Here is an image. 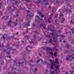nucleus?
<instances>
[{
  "label": "nucleus",
  "instance_id": "obj_53",
  "mask_svg": "<svg viewBox=\"0 0 74 74\" xmlns=\"http://www.w3.org/2000/svg\"><path fill=\"white\" fill-rule=\"evenodd\" d=\"M65 36L64 35H61V37H64Z\"/></svg>",
  "mask_w": 74,
  "mask_h": 74
},
{
  "label": "nucleus",
  "instance_id": "obj_24",
  "mask_svg": "<svg viewBox=\"0 0 74 74\" xmlns=\"http://www.w3.org/2000/svg\"><path fill=\"white\" fill-rule=\"evenodd\" d=\"M3 8V6L1 3H0V9L1 8Z\"/></svg>",
  "mask_w": 74,
  "mask_h": 74
},
{
  "label": "nucleus",
  "instance_id": "obj_49",
  "mask_svg": "<svg viewBox=\"0 0 74 74\" xmlns=\"http://www.w3.org/2000/svg\"><path fill=\"white\" fill-rule=\"evenodd\" d=\"M57 53L55 52L53 55H57Z\"/></svg>",
  "mask_w": 74,
  "mask_h": 74
},
{
  "label": "nucleus",
  "instance_id": "obj_10",
  "mask_svg": "<svg viewBox=\"0 0 74 74\" xmlns=\"http://www.w3.org/2000/svg\"><path fill=\"white\" fill-rule=\"evenodd\" d=\"M41 2V1L40 0H38V1H36L35 2V3L36 4H40Z\"/></svg>",
  "mask_w": 74,
  "mask_h": 74
},
{
  "label": "nucleus",
  "instance_id": "obj_17",
  "mask_svg": "<svg viewBox=\"0 0 74 74\" xmlns=\"http://www.w3.org/2000/svg\"><path fill=\"white\" fill-rule=\"evenodd\" d=\"M54 1H56L57 3H60V1L59 0H53Z\"/></svg>",
  "mask_w": 74,
  "mask_h": 74
},
{
  "label": "nucleus",
  "instance_id": "obj_60",
  "mask_svg": "<svg viewBox=\"0 0 74 74\" xmlns=\"http://www.w3.org/2000/svg\"><path fill=\"white\" fill-rule=\"evenodd\" d=\"M9 44H7V48H8V47H9Z\"/></svg>",
  "mask_w": 74,
  "mask_h": 74
},
{
  "label": "nucleus",
  "instance_id": "obj_47",
  "mask_svg": "<svg viewBox=\"0 0 74 74\" xmlns=\"http://www.w3.org/2000/svg\"><path fill=\"white\" fill-rule=\"evenodd\" d=\"M66 27H67V28H69V29H70V26L67 25Z\"/></svg>",
  "mask_w": 74,
  "mask_h": 74
},
{
  "label": "nucleus",
  "instance_id": "obj_27",
  "mask_svg": "<svg viewBox=\"0 0 74 74\" xmlns=\"http://www.w3.org/2000/svg\"><path fill=\"white\" fill-rule=\"evenodd\" d=\"M12 6H13V7L14 10H16V8L14 6V5H13Z\"/></svg>",
  "mask_w": 74,
  "mask_h": 74
},
{
  "label": "nucleus",
  "instance_id": "obj_39",
  "mask_svg": "<svg viewBox=\"0 0 74 74\" xmlns=\"http://www.w3.org/2000/svg\"><path fill=\"white\" fill-rule=\"evenodd\" d=\"M23 62H18V64H23Z\"/></svg>",
  "mask_w": 74,
  "mask_h": 74
},
{
  "label": "nucleus",
  "instance_id": "obj_29",
  "mask_svg": "<svg viewBox=\"0 0 74 74\" xmlns=\"http://www.w3.org/2000/svg\"><path fill=\"white\" fill-rule=\"evenodd\" d=\"M73 19H72L71 20V21H70V23H73V25H74V22H73Z\"/></svg>",
  "mask_w": 74,
  "mask_h": 74
},
{
  "label": "nucleus",
  "instance_id": "obj_30",
  "mask_svg": "<svg viewBox=\"0 0 74 74\" xmlns=\"http://www.w3.org/2000/svg\"><path fill=\"white\" fill-rule=\"evenodd\" d=\"M50 66H51V64H47V67H49Z\"/></svg>",
  "mask_w": 74,
  "mask_h": 74
},
{
  "label": "nucleus",
  "instance_id": "obj_37",
  "mask_svg": "<svg viewBox=\"0 0 74 74\" xmlns=\"http://www.w3.org/2000/svg\"><path fill=\"white\" fill-rule=\"evenodd\" d=\"M19 20L20 22H23V19H19Z\"/></svg>",
  "mask_w": 74,
  "mask_h": 74
},
{
  "label": "nucleus",
  "instance_id": "obj_59",
  "mask_svg": "<svg viewBox=\"0 0 74 74\" xmlns=\"http://www.w3.org/2000/svg\"><path fill=\"white\" fill-rule=\"evenodd\" d=\"M2 38L3 39H5V37H4V36H3L2 37Z\"/></svg>",
  "mask_w": 74,
  "mask_h": 74
},
{
  "label": "nucleus",
  "instance_id": "obj_63",
  "mask_svg": "<svg viewBox=\"0 0 74 74\" xmlns=\"http://www.w3.org/2000/svg\"><path fill=\"white\" fill-rule=\"evenodd\" d=\"M41 18H44V15H42Z\"/></svg>",
  "mask_w": 74,
  "mask_h": 74
},
{
  "label": "nucleus",
  "instance_id": "obj_34",
  "mask_svg": "<svg viewBox=\"0 0 74 74\" xmlns=\"http://www.w3.org/2000/svg\"><path fill=\"white\" fill-rule=\"evenodd\" d=\"M52 42V39H50L49 40V42H50V43H51V42Z\"/></svg>",
  "mask_w": 74,
  "mask_h": 74
},
{
  "label": "nucleus",
  "instance_id": "obj_25",
  "mask_svg": "<svg viewBox=\"0 0 74 74\" xmlns=\"http://www.w3.org/2000/svg\"><path fill=\"white\" fill-rule=\"evenodd\" d=\"M26 51L28 52H30V50H28V48L27 47L26 48Z\"/></svg>",
  "mask_w": 74,
  "mask_h": 74
},
{
  "label": "nucleus",
  "instance_id": "obj_11",
  "mask_svg": "<svg viewBox=\"0 0 74 74\" xmlns=\"http://www.w3.org/2000/svg\"><path fill=\"white\" fill-rule=\"evenodd\" d=\"M59 18V19H61V20L62 23H64V22L65 21V20H64V18H63L62 19L60 18Z\"/></svg>",
  "mask_w": 74,
  "mask_h": 74
},
{
  "label": "nucleus",
  "instance_id": "obj_55",
  "mask_svg": "<svg viewBox=\"0 0 74 74\" xmlns=\"http://www.w3.org/2000/svg\"><path fill=\"white\" fill-rule=\"evenodd\" d=\"M7 53H8V55H10V52H7Z\"/></svg>",
  "mask_w": 74,
  "mask_h": 74
},
{
  "label": "nucleus",
  "instance_id": "obj_51",
  "mask_svg": "<svg viewBox=\"0 0 74 74\" xmlns=\"http://www.w3.org/2000/svg\"><path fill=\"white\" fill-rule=\"evenodd\" d=\"M56 63H57V64H59V63L58 61H56L55 62Z\"/></svg>",
  "mask_w": 74,
  "mask_h": 74
},
{
  "label": "nucleus",
  "instance_id": "obj_8",
  "mask_svg": "<svg viewBox=\"0 0 74 74\" xmlns=\"http://www.w3.org/2000/svg\"><path fill=\"white\" fill-rule=\"evenodd\" d=\"M12 23V21L11 20H10L8 22V27L10 26H11V24Z\"/></svg>",
  "mask_w": 74,
  "mask_h": 74
},
{
  "label": "nucleus",
  "instance_id": "obj_15",
  "mask_svg": "<svg viewBox=\"0 0 74 74\" xmlns=\"http://www.w3.org/2000/svg\"><path fill=\"white\" fill-rule=\"evenodd\" d=\"M70 47V44H67V45H66V46H65V47H66V48H69V47Z\"/></svg>",
  "mask_w": 74,
  "mask_h": 74
},
{
  "label": "nucleus",
  "instance_id": "obj_62",
  "mask_svg": "<svg viewBox=\"0 0 74 74\" xmlns=\"http://www.w3.org/2000/svg\"><path fill=\"white\" fill-rule=\"evenodd\" d=\"M54 8H53V9L52 10V12L53 13L54 12Z\"/></svg>",
  "mask_w": 74,
  "mask_h": 74
},
{
  "label": "nucleus",
  "instance_id": "obj_58",
  "mask_svg": "<svg viewBox=\"0 0 74 74\" xmlns=\"http://www.w3.org/2000/svg\"><path fill=\"white\" fill-rule=\"evenodd\" d=\"M74 6H69V7H71V9H72L73 8V7Z\"/></svg>",
  "mask_w": 74,
  "mask_h": 74
},
{
  "label": "nucleus",
  "instance_id": "obj_56",
  "mask_svg": "<svg viewBox=\"0 0 74 74\" xmlns=\"http://www.w3.org/2000/svg\"><path fill=\"white\" fill-rule=\"evenodd\" d=\"M25 4L26 6H28V5L26 4V2H25Z\"/></svg>",
  "mask_w": 74,
  "mask_h": 74
},
{
  "label": "nucleus",
  "instance_id": "obj_44",
  "mask_svg": "<svg viewBox=\"0 0 74 74\" xmlns=\"http://www.w3.org/2000/svg\"><path fill=\"white\" fill-rule=\"evenodd\" d=\"M48 22L49 23H51V22L50 21V20H49V19H48Z\"/></svg>",
  "mask_w": 74,
  "mask_h": 74
},
{
  "label": "nucleus",
  "instance_id": "obj_46",
  "mask_svg": "<svg viewBox=\"0 0 74 74\" xmlns=\"http://www.w3.org/2000/svg\"><path fill=\"white\" fill-rule=\"evenodd\" d=\"M36 67H40V64H39L38 66H35Z\"/></svg>",
  "mask_w": 74,
  "mask_h": 74
},
{
  "label": "nucleus",
  "instance_id": "obj_43",
  "mask_svg": "<svg viewBox=\"0 0 74 74\" xmlns=\"http://www.w3.org/2000/svg\"><path fill=\"white\" fill-rule=\"evenodd\" d=\"M73 72H74V71H70V73L71 74H73Z\"/></svg>",
  "mask_w": 74,
  "mask_h": 74
},
{
  "label": "nucleus",
  "instance_id": "obj_40",
  "mask_svg": "<svg viewBox=\"0 0 74 74\" xmlns=\"http://www.w3.org/2000/svg\"><path fill=\"white\" fill-rule=\"evenodd\" d=\"M12 38L13 39H14V40H16V38H15V37H14V36H12Z\"/></svg>",
  "mask_w": 74,
  "mask_h": 74
},
{
  "label": "nucleus",
  "instance_id": "obj_28",
  "mask_svg": "<svg viewBox=\"0 0 74 74\" xmlns=\"http://www.w3.org/2000/svg\"><path fill=\"white\" fill-rule=\"evenodd\" d=\"M34 33H36V34H37V35H38V34H39V33L37 32V31H35V32H34Z\"/></svg>",
  "mask_w": 74,
  "mask_h": 74
},
{
  "label": "nucleus",
  "instance_id": "obj_19",
  "mask_svg": "<svg viewBox=\"0 0 74 74\" xmlns=\"http://www.w3.org/2000/svg\"><path fill=\"white\" fill-rule=\"evenodd\" d=\"M14 3L16 5H18V4H19V3H18V1H15V2Z\"/></svg>",
  "mask_w": 74,
  "mask_h": 74
},
{
  "label": "nucleus",
  "instance_id": "obj_21",
  "mask_svg": "<svg viewBox=\"0 0 74 74\" xmlns=\"http://www.w3.org/2000/svg\"><path fill=\"white\" fill-rule=\"evenodd\" d=\"M69 52L70 51L69 50H65L64 51V53H69Z\"/></svg>",
  "mask_w": 74,
  "mask_h": 74
},
{
  "label": "nucleus",
  "instance_id": "obj_9",
  "mask_svg": "<svg viewBox=\"0 0 74 74\" xmlns=\"http://www.w3.org/2000/svg\"><path fill=\"white\" fill-rule=\"evenodd\" d=\"M9 49L11 50H12V51H15V50L16 49H14V48H12V47H10V48L8 47L7 50H8Z\"/></svg>",
  "mask_w": 74,
  "mask_h": 74
},
{
  "label": "nucleus",
  "instance_id": "obj_35",
  "mask_svg": "<svg viewBox=\"0 0 74 74\" xmlns=\"http://www.w3.org/2000/svg\"><path fill=\"white\" fill-rule=\"evenodd\" d=\"M14 24L15 26H16V25L18 24V23L15 22H14Z\"/></svg>",
  "mask_w": 74,
  "mask_h": 74
},
{
  "label": "nucleus",
  "instance_id": "obj_2",
  "mask_svg": "<svg viewBox=\"0 0 74 74\" xmlns=\"http://www.w3.org/2000/svg\"><path fill=\"white\" fill-rule=\"evenodd\" d=\"M27 15L26 16V17L27 18V19H29V18H30L31 17H32L33 16V14H32V12H30V11H28L27 13Z\"/></svg>",
  "mask_w": 74,
  "mask_h": 74
},
{
  "label": "nucleus",
  "instance_id": "obj_54",
  "mask_svg": "<svg viewBox=\"0 0 74 74\" xmlns=\"http://www.w3.org/2000/svg\"><path fill=\"white\" fill-rule=\"evenodd\" d=\"M8 40H11V37H9L8 38Z\"/></svg>",
  "mask_w": 74,
  "mask_h": 74
},
{
  "label": "nucleus",
  "instance_id": "obj_16",
  "mask_svg": "<svg viewBox=\"0 0 74 74\" xmlns=\"http://www.w3.org/2000/svg\"><path fill=\"white\" fill-rule=\"evenodd\" d=\"M23 58V60H25V64L26 65L27 64H29V62L27 61L26 60H25V58H24V57Z\"/></svg>",
  "mask_w": 74,
  "mask_h": 74
},
{
  "label": "nucleus",
  "instance_id": "obj_7",
  "mask_svg": "<svg viewBox=\"0 0 74 74\" xmlns=\"http://www.w3.org/2000/svg\"><path fill=\"white\" fill-rule=\"evenodd\" d=\"M65 12H71L72 11L71 10L69 9H67L66 8H65Z\"/></svg>",
  "mask_w": 74,
  "mask_h": 74
},
{
  "label": "nucleus",
  "instance_id": "obj_57",
  "mask_svg": "<svg viewBox=\"0 0 74 74\" xmlns=\"http://www.w3.org/2000/svg\"><path fill=\"white\" fill-rule=\"evenodd\" d=\"M30 66L31 67H33V65H32V64H30Z\"/></svg>",
  "mask_w": 74,
  "mask_h": 74
},
{
  "label": "nucleus",
  "instance_id": "obj_64",
  "mask_svg": "<svg viewBox=\"0 0 74 74\" xmlns=\"http://www.w3.org/2000/svg\"><path fill=\"white\" fill-rule=\"evenodd\" d=\"M72 32L73 34H74V31H72Z\"/></svg>",
  "mask_w": 74,
  "mask_h": 74
},
{
  "label": "nucleus",
  "instance_id": "obj_1",
  "mask_svg": "<svg viewBox=\"0 0 74 74\" xmlns=\"http://www.w3.org/2000/svg\"><path fill=\"white\" fill-rule=\"evenodd\" d=\"M50 63H51V66L50 68L51 69H56L55 71H57V73H58V71L59 70V65H57L56 67V65L55 64V62H54V61L52 62V60H50Z\"/></svg>",
  "mask_w": 74,
  "mask_h": 74
},
{
  "label": "nucleus",
  "instance_id": "obj_14",
  "mask_svg": "<svg viewBox=\"0 0 74 74\" xmlns=\"http://www.w3.org/2000/svg\"><path fill=\"white\" fill-rule=\"evenodd\" d=\"M51 50V51H52V50L51 49V48H49V47H47L46 48V51H50Z\"/></svg>",
  "mask_w": 74,
  "mask_h": 74
},
{
  "label": "nucleus",
  "instance_id": "obj_38",
  "mask_svg": "<svg viewBox=\"0 0 74 74\" xmlns=\"http://www.w3.org/2000/svg\"><path fill=\"white\" fill-rule=\"evenodd\" d=\"M47 47H44L43 48H42V49L43 50H44V49H47Z\"/></svg>",
  "mask_w": 74,
  "mask_h": 74
},
{
  "label": "nucleus",
  "instance_id": "obj_52",
  "mask_svg": "<svg viewBox=\"0 0 74 74\" xmlns=\"http://www.w3.org/2000/svg\"><path fill=\"white\" fill-rule=\"evenodd\" d=\"M26 1L28 3H30V1H29V0H27Z\"/></svg>",
  "mask_w": 74,
  "mask_h": 74
},
{
  "label": "nucleus",
  "instance_id": "obj_4",
  "mask_svg": "<svg viewBox=\"0 0 74 74\" xmlns=\"http://www.w3.org/2000/svg\"><path fill=\"white\" fill-rule=\"evenodd\" d=\"M29 23H30V21L28 22L27 23V24H26V23H24L23 24V26H24V27H25L26 26H30V24H29Z\"/></svg>",
  "mask_w": 74,
  "mask_h": 74
},
{
  "label": "nucleus",
  "instance_id": "obj_13",
  "mask_svg": "<svg viewBox=\"0 0 74 74\" xmlns=\"http://www.w3.org/2000/svg\"><path fill=\"white\" fill-rule=\"evenodd\" d=\"M37 70V69L35 68L34 69V71H33V74H36V73H37V72H36V71Z\"/></svg>",
  "mask_w": 74,
  "mask_h": 74
},
{
  "label": "nucleus",
  "instance_id": "obj_45",
  "mask_svg": "<svg viewBox=\"0 0 74 74\" xmlns=\"http://www.w3.org/2000/svg\"><path fill=\"white\" fill-rule=\"evenodd\" d=\"M50 53L51 54V55H52L53 56V53L52 52H50Z\"/></svg>",
  "mask_w": 74,
  "mask_h": 74
},
{
  "label": "nucleus",
  "instance_id": "obj_32",
  "mask_svg": "<svg viewBox=\"0 0 74 74\" xmlns=\"http://www.w3.org/2000/svg\"><path fill=\"white\" fill-rule=\"evenodd\" d=\"M58 14H56L55 16V18H57L58 17Z\"/></svg>",
  "mask_w": 74,
  "mask_h": 74
},
{
  "label": "nucleus",
  "instance_id": "obj_6",
  "mask_svg": "<svg viewBox=\"0 0 74 74\" xmlns=\"http://www.w3.org/2000/svg\"><path fill=\"white\" fill-rule=\"evenodd\" d=\"M51 33H48L47 35L45 34V36H46V37L47 38H50L51 37Z\"/></svg>",
  "mask_w": 74,
  "mask_h": 74
},
{
  "label": "nucleus",
  "instance_id": "obj_20",
  "mask_svg": "<svg viewBox=\"0 0 74 74\" xmlns=\"http://www.w3.org/2000/svg\"><path fill=\"white\" fill-rule=\"evenodd\" d=\"M35 18H37V19H39V20H41L40 18V17H38V16H36Z\"/></svg>",
  "mask_w": 74,
  "mask_h": 74
},
{
  "label": "nucleus",
  "instance_id": "obj_42",
  "mask_svg": "<svg viewBox=\"0 0 74 74\" xmlns=\"http://www.w3.org/2000/svg\"><path fill=\"white\" fill-rule=\"evenodd\" d=\"M51 35H52V37H53V36H54V33H52Z\"/></svg>",
  "mask_w": 74,
  "mask_h": 74
},
{
  "label": "nucleus",
  "instance_id": "obj_31",
  "mask_svg": "<svg viewBox=\"0 0 74 74\" xmlns=\"http://www.w3.org/2000/svg\"><path fill=\"white\" fill-rule=\"evenodd\" d=\"M19 73L20 74H21V73H23V70H20L19 71Z\"/></svg>",
  "mask_w": 74,
  "mask_h": 74
},
{
  "label": "nucleus",
  "instance_id": "obj_26",
  "mask_svg": "<svg viewBox=\"0 0 74 74\" xmlns=\"http://www.w3.org/2000/svg\"><path fill=\"white\" fill-rule=\"evenodd\" d=\"M40 59H38L36 61V63H38L39 62H40Z\"/></svg>",
  "mask_w": 74,
  "mask_h": 74
},
{
  "label": "nucleus",
  "instance_id": "obj_50",
  "mask_svg": "<svg viewBox=\"0 0 74 74\" xmlns=\"http://www.w3.org/2000/svg\"><path fill=\"white\" fill-rule=\"evenodd\" d=\"M4 63V61H2V63H1V64H3Z\"/></svg>",
  "mask_w": 74,
  "mask_h": 74
},
{
  "label": "nucleus",
  "instance_id": "obj_48",
  "mask_svg": "<svg viewBox=\"0 0 74 74\" xmlns=\"http://www.w3.org/2000/svg\"><path fill=\"white\" fill-rule=\"evenodd\" d=\"M23 8H20L19 9V10H23Z\"/></svg>",
  "mask_w": 74,
  "mask_h": 74
},
{
  "label": "nucleus",
  "instance_id": "obj_5",
  "mask_svg": "<svg viewBox=\"0 0 74 74\" xmlns=\"http://www.w3.org/2000/svg\"><path fill=\"white\" fill-rule=\"evenodd\" d=\"M36 40H37V38L36 37H35V38H34V39L32 40V42H29L30 43V44H32V42L34 44V45H36V43H34V42L36 41Z\"/></svg>",
  "mask_w": 74,
  "mask_h": 74
},
{
  "label": "nucleus",
  "instance_id": "obj_18",
  "mask_svg": "<svg viewBox=\"0 0 74 74\" xmlns=\"http://www.w3.org/2000/svg\"><path fill=\"white\" fill-rule=\"evenodd\" d=\"M56 22L57 25H59V22L58 21V19H56Z\"/></svg>",
  "mask_w": 74,
  "mask_h": 74
},
{
  "label": "nucleus",
  "instance_id": "obj_33",
  "mask_svg": "<svg viewBox=\"0 0 74 74\" xmlns=\"http://www.w3.org/2000/svg\"><path fill=\"white\" fill-rule=\"evenodd\" d=\"M60 17H62V16H63V14H60Z\"/></svg>",
  "mask_w": 74,
  "mask_h": 74
},
{
  "label": "nucleus",
  "instance_id": "obj_61",
  "mask_svg": "<svg viewBox=\"0 0 74 74\" xmlns=\"http://www.w3.org/2000/svg\"><path fill=\"white\" fill-rule=\"evenodd\" d=\"M43 28L44 29H46V26H45V27H44Z\"/></svg>",
  "mask_w": 74,
  "mask_h": 74
},
{
  "label": "nucleus",
  "instance_id": "obj_22",
  "mask_svg": "<svg viewBox=\"0 0 74 74\" xmlns=\"http://www.w3.org/2000/svg\"><path fill=\"white\" fill-rule=\"evenodd\" d=\"M53 39L54 40V42H55L56 43L57 42V39H55V37H53Z\"/></svg>",
  "mask_w": 74,
  "mask_h": 74
},
{
  "label": "nucleus",
  "instance_id": "obj_36",
  "mask_svg": "<svg viewBox=\"0 0 74 74\" xmlns=\"http://www.w3.org/2000/svg\"><path fill=\"white\" fill-rule=\"evenodd\" d=\"M54 74V72L53 71L50 72L49 74Z\"/></svg>",
  "mask_w": 74,
  "mask_h": 74
},
{
  "label": "nucleus",
  "instance_id": "obj_23",
  "mask_svg": "<svg viewBox=\"0 0 74 74\" xmlns=\"http://www.w3.org/2000/svg\"><path fill=\"white\" fill-rule=\"evenodd\" d=\"M36 26V24H35L34 23H33L32 24V27H35V26Z\"/></svg>",
  "mask_w": 74,
  "mask_h": 74
},
{
  "label": "nucleus",
  "instance_id": "obj_41",
  "mask_svg": "<svg viewBox=\"0 0 74 74\" xmlns=\"http://www.w3.org/2000/svg\"><path fill=\"white\" fill-rule=\"evenodd\" d=\"M44 4L45 5H48V3L46 2L44 3Z\"/></svg>",
  "mask_w": 74,
  "mask_h": 74
},
{
  "label": "nucleus",
  "instance_id": "obj_3",
  "mask_svg": "<svg viewBox=\"0 0 74 74\" xmlns=\"http://www.w3.org/2000/svg\"><path fill=\"white\" fill-rule=\"evenodd\" d=\"M72 55H68L67 57L66 58V60H69V61H70V60H73V59H74V58L73 57H71Z\"/></svg>",
  "mask_w": 74,
  "mask_h": 74
},
{
  "label": "nucleus",
  "instance_id": "obj_12",
  "mask_svg": "<svg viewBox=\"0 0 74 74\" xmlns=\"http://www.w3.org/2000/svg\"><path fill=\"white\" fill-rule=\"evenodd\" d=\"M8 9L10 12H12L13 11V10L11 7H10Z\"/></svg>",
  "mask_w": 74,
  "mask_h": 74
}]
</instances>
